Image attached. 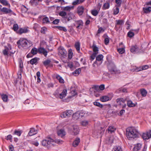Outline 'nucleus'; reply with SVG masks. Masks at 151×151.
I'll return each instance as SVG.
<instances>
[{"label": "nucleus", "instance_id": "nucleus-1", "mask_svg": "<svg viewBox=\"0 0 151 151\" xmlns=\"http://www.w3.org/2000/svg\"><path fill=\"white\" fill-rule=\"evenodd\" d=\"M139 134L138 131L133 127H129L126 129V135L129 140L138 137Z\"/></svg>", "mask_w": 151, "mask_h": 151}, {"label": "nucleus", "instance_id": "nucleus-2", "mask_svg": "<svg viewBox=\"0 0 151 151\" xmlns=\"http://www.w3.org/2000/svg\"><path fill=\"white\" fill-rule=\"evenodd\" d=\"M17 44L19 48L22 47L25 49L28 48L32 45V44L30 40L28 41L24 38H21L17 42Z\"/></svg>", "mask_w": 151, "mask_h": 151}, {"label": "nucleus", "instance_id": "nucleus-3", "mask_svg": "<svg viewBox=\"0 0 151 151\" xmlns=\"http://www.w3.org/2000/svg\"><path fill=\"white\" fill-rule=\"evenodd\" d=\"M42 145L46 147L49 148L55 145V142L53 139L50 137H46L41 142Z\"/></svg>", "mask_w": 151, "mask_h": 151}, {"label": "nucleus", "instance_id": "nucleus-4", "mask_svg": "<svg viewBox=\"0 0 151 151\" xmlns=\"http://www.w3.org/2000/svg\"><path fill=\"white\" fill-rule=\"evenodd\" d=\"M141 47L142 49H140L137 45L132 46L130 48V51L132 53L134 54L140 53L143 52L146 47H145L143 49V45L141 46Z\"/></svg>", "mask_w": 151, "mask_h": 151}, {"label": "nucleus", "instance_id": "nucleus-5", "mask_svg": "<svg viewBox=\"0 0 151 151\" xmlns=\"http://www.w3.org/2000/svg\"><path fill=\"white\" fill-rule=\"evenodd\" d=\"M109 70L112 73H116L118 70H117L114 63L113 62H110L107 65Z\"/></svg>", "mask_w": 151, "mask_h": 151}, {"label": "nucleus", "instance_id": "nucleus-6", "mask_svg": "<svg viewBox=\"0 0 151 151\" xmlns=\"http://www.w3.org/2000/svg\"><path fill=\"white\" fill-rule=\"evenodd\" d=\"M103 58V56L102 54L99 55L96 57V61L93 64V66L95 67L96 64L98 66L100 65L102 63Z\"/></svg>", "mask_w": 151, "mask_h": 151}, {"label": "nucleus", "instance_id": "nucleus-7", "mask_svg": "<svg viewBox=\"0 0 151 151\" xmlns=\"http://www.w3.org/2000/svg\"><path fill=\"white\" fill-rule=\"evenodd\" d=\"M58 54L61 58H65L67 56V52L63 47H60L58 48Z\"/></svg>", "mask_w": 151, "mask_h": 151}, {"label": "nucleus", "instance_id": "nucleus-8", "mask_svg": "<svg viewBox=\"0 0 151 151\" xmlns=\"http://www.w3.org/2000/svg\"><path fill=\"white\" fill-rule=\"evenodd\" d=\"M125 100L122 98H118L116 100V102L119 106H122L123 108H124L126 106L125 103Z\"/></svg>", "mask_w": 151, "mask_h": 151}, {"label": "nucleus", "instance_id": "nucleus-9", "mask_svg": "<svg viewBox=\"0 0 151 151\" xmlns=\"http://www.w3.org/2000/svg\"><path fill=\"white\" fill-rule=\"evenodd\" d=\"M142 137L144 140L148 139L151 138V130L143 133L142 135Z\"/></svg>", "mask_w": 151, "mask_h": 151}, {"label": "nucleus", "instance_id": "nucleus-10", "mask_svg": "<svg viewBox=\"0 0 151 151\" xmlns=\"http://www.w3.org/2000/svg\"><path fill=\"white\" fill-rule=\"evenodd\" d=\"M29 30L26 27L23 28H20L17 31V33L21 35L23 33H26L29 32Z\"/></svg>", "mask_w": 151, "mask_h": 151}, {"label": "nucleus", "instance_id": "nucleus-11", "mask_svg": "<svg viewBox=\"0 0 151 151\" xmlns=\"http://www.w3.org/2000/svg\"><path fill=\"white\" fill-rule=\"evenodd\" d=\"M115 21L116 23H115V28L117 31L118 29L117 26L120 25L119 27H121V26L124 24V21L123 20H116Z\"/></svg>", "mask_w": 151, "mask_h": 151}, {"label": "nucleus", "instance_id": "nucleus-12", "mask_svg": "<svg viewBox=\"0 0 151 151\" xmlns=\"http://www.w3.org/2000/svg\"><path fill=\"white\" fill-rule=\"evenodd\" d=\"M48 52L43 47H40L38 48V53L40 54H42L45 57H46Z\"/></svg>", "mask_w": 151, "mask_h": 151}, {"label": "nucleus", "instance_id": "nucleus-13", "mask_svg": "<svg viewBox=\"0 0 151 151\" xmlns=\"http://www.w3.org/2000/svg\"><path fill=\"white\" fill-rule=\"evenodd\" d=\"M87 114H86V112L85 111H78L75 113L74 116L75 115H79V118L85 116Z\"/></svg>", "mask_w": 151, "mask_h": 151}, {"label": "nucleus", "instance_id": "nucleus-14", "mask_svg": "<svg viewBox=\"0 0 151 151\" xmlns=\"http://www.w3.org/2000/svg\"><path fill=\"white\" fill-rule=\"evenodd\" d=\"M72 131L75 135L78 134L79 132V127L77 126H74L72 129Z\"/></svg>", "mask_w": 151, "mask_h": 151}, {"label": "nucleus", "instance_id": "nucleus-15", "mask_svg": "<svg viewBox=\"0 0 151 151\" xmlns=\"http://www.w3.org/2000/svg\"><path fill=\"white\" fill-rule=\"evenodd\" d=\"M142 147V144L140 143H137L134 145L133 149V151H139Z\"/></svg>", "mask_w": 151, "mask_h": 151}, {"label": "nucleus", "instance_id": "nucleus-16", "mask_svg": "<svg viewBox=\"0 0 151 151\" xmlns=\"http://www.w3.org/2000/svg\"><path fill=\"white\" fill-rule=\"evenodd\" d=\"M67 93V90L64 89L63 90L62 92L59 94V97L61 99H62L66 96Z\"/></svg>", "mask_w": 151, "mask_h": 151}, {"label": "nucleus", "instance_id": "nucleus-17", "mask_svg": "<svg viewBox=\"0 0 151 151\" xmlns=\"http://www.w3.org/2000/svg\"><path fill=\"white\" fill-rule=\"evenodd\" d=\"M84 8L82 6H79L77 8V13L79 15H82L83 13Z\"/></svg>", "mask_w": 151, "mask_h": 151}, {"label": "nucleus", "instance_id": "nucleus-18", "mask_svg": "<svg viewBox=\"0 0 151 151\" xmlns=\"http://www.w3.org/2000/svg\"><path fill=\"white\" fill-rule=\"evenodd\" d=\"M39 60L40 58H39L36 57L31 60L29 62L32 65L34 64H37V61Z\"/></svg>", "mask_w": 151, "mask_h": 151}, {"label": "nucleus", "instance_id": "nucleus-19", "mask_svg": "<svg viewBox=\"0 0 151 151\" xmlns=\"http://www.w3.org/2000/svg\"><path fill=\"white\" fill-rule=\"evenodd\" d=\"M37 131V130H35L34 128H31L28 133L29 136H31L36 134Z\"/></svg>", "mask_w": 151, "mask_h": 151}, {"label": "nucleus", "instance_id": "nucleus-20", "mask_svg": "<svg viewBox=\"0 0 151 151\" xmlns=\"http://www.w3.org/2000/svg\"><path fill=\"white\" fill-rule=\"evenodd\" d=\"M1 11L5 14H8L12 12V10L10 9H8L6 7H3L1 9Z\"/></svg>", "mask_w": 151, "mask_h": 151}, {"label": "nucleus", "instance_id": "nucleus-21", "mask_svg": "<svg viewBox=\"0 0 151 151\" xmlns=\"http://www.w3.org/2000/svg\"><path fill=\"white\" fill-rule=\"evenodd\" d=\"M58 134L59 136L62 137L65 135V132L64 130L61 129L58 132Z\"/></svg>", "mask_w": 151, "mask_h": 151}, {"label": "nucleus", "instance_id": "nucleus-22", "mask_svg": "<svg viewBox=\"0 0 151 151\" xmlns=\"http://www.w3.org/2000/svg\"><path fill=\"white\" fill-rule=\"evenodd\" d=\"M0 2L4 6H8L9 8L10 7V4L6 0H0Z\"/></svg>", "mask_w": 151, "mask_h": 151}, {"label": "nucleus", "instance_id": "nucleus-23", "mask_svg": "<svg viewBox=\"0 0 151 151\" xmlns=\"http://www.w3.org/2000/svg\"><path fill=\"white\" fill-rule=\"evenodd\" d=\"M76 25H77L76 28L79 29L81 26H83V23L81 20H79L75 22Z\"/></svg>", "mask_w": 151, "mask_h": 151}, {"label": "nucleus", "instance_id": "nucleus-24", "mask_svg": "<svg viewBox=\"0 0 151 151\" xmlns=\"http://www.w3.org/2000/svg\"><path fill=\"white\" fill-rule=\"evenodd\" d=\"M80 142V139L79 138H77L74 141L73 143V145L74 147L77 146Z\"/></svg>", "mask_w": 151, "mask_h": 151}, {"label": "nucleus", "instance_id": "nucleus-25", "mask_svg": "<svg viewBox=\"0 0 151 151\" xmlns=\"http://www.w3.org/2000/svg\"><path fill=\"white\" fill-rule=\"evenodd\" d=\"M56 78L58 80L60 83H64V81L62 78L58 75H57L56 76Z\"/></svg>", "mask_w": 151, "mask_h": 151}, {"label": "nucleus", "instance_id": "nucleus-26", "mask_svg": "<svg viewBox=\"0 0 151 151\" xmlns=\"http://www.w3.org/2000/svg\"><path fill=\"white\" fill-rule=\"evenodd\" d=\"M93 88L95 90H97L99 88L101 90H104V84H102L100 85L99 86H94Z\"/></svg>", "mask_w": 151, "mask_h": 151}, {"label": "nucleus", "instance_id": "nucleus-27", "mask_svg": "<svg viewBox=\"0 0 151 151\" xmlns=\"http://www.w3.org/2000/svg\"><path fill=\"white\" fill-rule=\"evenodd\" d=\"M37 0H32L29 2L30 4L32 6H37L38 4V3L37 1Z\"/></svg>", "mask_w": 151, "mask_h": 151}, {"label": "nucleus", "instance_id": "nucleus-28", "mask_svg": "<svg viewBox=\"0 0 151 151\" xmlns=\"http://www.w3.org/2000/svg\"><path fill=\"white\" fill-rule=\"evenodd\" d=\"M85 0H76L73 2V5H74L80 4L83 2Z\"/></svg>", "mask_w": 151, "mask_h": 151}, {"label": "nucleus", "instance_id": "nucleus-29", "mask_svg": "<svg viewBox=\"0 0 151 151\" xmlns=\"http://www.w3.org/2000/svg\"><path fill=\"white\" fill-rule=\"evenodd\" d=\"M93 50V53H96L97 54L98 53V48L96 45L94 44L93 43V45L92 47Z\"/></svg>", "mask_w": 151, "mask_h": 151}, {"label": "nucleus", "instance_id": "nucleus-30", "mask_svg": "<svg viewBox=\"0 0 151 151\" xmlns=\"http://www.w3.org/2000/svg\"><path fill=\"white\" fill-rule=\"evenodd\" d=\"M116 130V128L114 126H111L109 127L108 128V131L109 133H112L114 132Z\"/></svg>", "mask_w": 151, "mask_h": 151}, {"label": "nucleus", "instance_id": "nucleus-31", "mask_svg": "<svg viewBox=\"0 0 151 151\" xmlns=\"http://www.w3.org/2000/svg\"><path fill=\"white\" fill-rule=\"evenodd\" d=\"M119 6H116L113 9V14L115 15L117 14L119 12Z\"/></svg>", "mask_w": 151, "mask_h": 151}, {"label": "nucleus", "instance_id": "nucleus-32", "mask_svg": "<svg viewBox=\"0 0 151 151\" xmlns=\"http://www.w3.org/2000/svg\"><path fill=\"white\" fill-rule=\"evenodd\" d=\"M136 104L133 103L130 100L128 101L127 102V105L129 107H133L136 106Z\"/></svg>", "mask_w": 151, "mask_h": 151}, {"label": "nucleus", "instance_id": "nucleus-33", "mask_svg": "<svg viewBox=\"0 0 151 151\" xmlns=\"http://www.w3.org/2000/svg\"><path fill=\"white\" fill-rule=\"evenodd\" d=\"M11 49V48L9 49L8 47H5V48L3 51L4 55H8L9 52V50Z\"/></svg>", "mask_w": 151, "mask_h": 151}, {"label": "nucleus", "instance_id": "nucleus-34", "mask_svg": "<svg viewBox=\"0 0 151 151\" xmlns=\"http://www.w3.org/2000/svg\"><path fill=\"white\" fill-rule=\"evenodd\" d=\"M112 151H123V150L122 147L119 146L114 147Z\"/></svg>", "mask_w": 151, "mask_h": 151}, {"label": "nucleus", "instance_id": "nucleus-35", "mask_svg": "<svg viewBox=\"0 0 151 151\" xmlns=\"http://www.w3.org/2000/svg\"><path fill=\"white\" fill-rule=\"evenodd\" d=\"M81 70L80 68H78L76 69L74 72L73 73V74L75 76H76L79 74L81 72Z\"/></svg>", "mask_w": 151, "mask_h": 151}, {"label": "nucleus", "instance_id": "nucleus-36", "mask_svg": "<svg viewBox=\"0 0 151 151\" xmlns=\"http://www.w3.org/2000/svg\"><path fill=\"white\" fill-rule=\"evenodd\" d=\"M109 99V98L106 96H103L101 97L100 98V100L101 101L105 102L108 101Z\"/></svg>", "mask_w": 151, "mask_h": 151}, {"label": "nucleus", "instance_id": "nucleus-37", "mask_svg": "<svg viewBox=\"0 0 151 151\" xmlns=\"http://www.w3.org/2000/svg\"><path fill=\"white\" fill-rule=\"evenodd\" d=\"M31 52L32 54L33 55H35L36 54L37 52H38V49H37L36 48H33L31 50Z\"/></svg>", "mask_w": 151, "mask_h": 151}, {"label": "nucleus", "instance_id": "nucleus-38", "mask_svg": "<svg viewBox=\"0 0 151 151\" xmlns=\"http://www.w3.org/2000/svg\"><path fill=\"white\" fill-rule=\"evenodd\" d=\"M140 92L142 96L143 97L145 96L147 94V91L144 89H141L140 90Z\"/></svg>", "mask_w": 151, "mask_h": 151}, {"label": "nucleus", "instance_id": "nucleus-39", "mask_svg": "<svg viewBox=\"0 0 151 151\" xmlns=\"http://www.w3.org/2000/svg\"><path fill=\"white\" fill-rule=\"evenodd\" d=\"M110 7L109 3L108 2H106L104 3L103 6V9L105 10L108 9Z\"/></svg>", "mask_w": 151, "mask_h": 151}, {"label": "nucleus", "instance_id": "nucleus-40", "mask_svg": "<svg viewBox=\"0 0 151 151\" xmlns=\"http://www.w3.org/2000/svg\"><path fill=\"white\" fill-rule=\"evenodd\" d=\"M143 10L145 13H149L151 11V7H149L147 8H143Z\"/></svg>", "mask_w": 151, "mask_h": 151}, {"label": "nucleus", "instance_id": "nucleus-41", "mask_svg": "<svg viewBox=\"0 0 151 151\" xmlns=\"http://www.w3.org/2000/svg\"><path fill=\"white\" fill-rule=\"evenodd\" d=\"M59 15L63 18H65L67 15V13L64 11H61L59 12Z\"/></svg>", "mask_w": 151, "mask_h": 151}, {"label": "nucleus", "instance_id": "nucleus-42", "mask_svg": "<svg viewBox=\"0 0 151 151\" xmlns=\"http://www.w3.org/2000/svg\"><path fill=\"white\" fill-rule=\"evenodd\" d=\"M66 115H67V117H70L73 114V112L72 110H67L66 111Z\"/></svg>", "mask_w": 151, "mask_h": 151}, {"label": "nucleus", "instance_id": "nucleus-43", "mask_svg": "<svg viewBox=\"0 0 151 151\" xmlns=\"http://www.w3.org/2000/svg\"><path fill=\"white\" fill-rule=\"evenodd\" d=\"M80 44L79 42H76L75 44V47L76 49V50L78 52L80 51Z\"/></svg>", "mask_w": 151, "mask_h": 151}, {"label": "nucleus", "instance_id": "nucleus-44", "mask_svg": "<svg viewBox=\"0 0 151 151\" xmlns=\"http://www.w3.org/2000/svg\"><path fill=\"white\" fill-rule=\"evenodd\" d=\"M73 53L71 49L69 50L68 51V58L71 59L73 57Z\"/></svg>", "mask_w": 151, "mask_h": 151}, {"label": "nucleus", "instance_id": "nucleus-45", "mask_svg": "<svg viewBox=\"0 0 151 151\" xmlns=\"http://www.w3.org/2000/svg\"><path fill=\"white\" fill-rule=\"evenodd\" d=\"M50 62L51 60L49 59H47V60L43 62V63L44 65L45 66H46L49 65V64L50 63Z\"/></svg>", "mask_w": 151, "mask_h": 151}, {"label": "nucleus", "instance_id": "nucleus-46", "mask_svg": "<svg viewBox=\"0 0 151 151\" xmlns=\"http://www.w3.org/2000/svg\"><path fill=\"white\" fill-rule=\"evenodd\" d=\"M1 98L4 102H6L8 99V96L6 94H2L1 95Z\"/></svg>", "mask_w": 151, "mask_h": 151}, {"label": "nucleus", "instance_id": "nucleus-47", "mask_svg": "<svg viewBox=\"0 0 151 151\" xmlns=\"http://www.w3.org/2000/svg\"><path fill=\"white\" fill-rule=\"evenodd\" d=\"M19 29V26L17 24H14L13 27V29L14 31H17Z\"/></svg>", "mask_w": 151, "mask_h": 151}, {"label": "nucleus", "instance_id": "nucleus-48", "mask_svg": "<svg viewBox=\"0 0 151 151\" xmlns=\"http://www.w3.org/2000/svg\"><path fill=\"white\" fill-rule=\"evenodd\" d=\"M56 27L60 30L63 31L65 32H66L67 31L66 29L64 27L61 26H57Z\"/></svg>", "mask_w": 151, "mask_h": 151}, {"label": "nucleus", "instance_id": "nucleus-49", "mask_svg": "<svg viewBox=\"0 0 151 151\" xmlns=\"http://www.w3.org/2000/svg\"><path fill=\"white\" fill-rule=\"evenodd\" d=\"M97 53H93L90 56V60L91 61H93L95 58L96 55Z\"/></svg>", "mask_w": 151, "mask_h": 151}, {"label": "nucleus", "instance_id": "nucleus-50", "mask_svg": "<svg viewBox=\"0 0 151 151\" xmlns=\"http://www.w3.org/2000/svg\"><path fill=\"white\" fill-rule=\"evenodd\" d=\"M42 21L44 23H47L49 22V19L47 17H45L43 18Z\"/></svg>", "mask_w": 151, "mask_h": 151}, {"label": "nucleus", "instance_id": "nucleus-51", "mask_svg": "<svg viewBox=\"0 0 151 151\" xmlns=\"http://www.w3.org/2000/svg\"><path fill=\"white\" fill-rule=\"evenodd\" d=\"M91 13L93 15L96 16L98 14L99 12L96 10H93L91 11Z\"/></svg>", "mask_w": 151, "mask_h": 151}, {"label": "nucleus", "instance_id": "nucleus-52", "mask_svg": "<svg viewBox=\"0 0 151 151\" xmlns=\"http://www.w3.org/2000/svg\"><path fill=\"white\" fill-rule=\"evenodd\" d=\"M88 122L86 120H84L81 122V124L83 126H86L88 125Z\"/></svg>", "mask_w": 151, "mask_h": 151}, {"label": "nucleus", "instance_id": "nucleus-53", "mask_svg": "<svg viewBox=\"0 0 151 151\" xmlns=\"http://www.w3.org/2000/svg\"><path fill=\"white\" fill-rule=\"evenodd\" d=\"M54 142H55V144L56 143H57L58 144H61L63 143V142L60 139H56Z\"/></svg>", "mask_w": 151, "mask_h": 151}, {"label": "nucleus", "instance_id": "nucleus-54", "mask_svg": "<svg viewBox=\"0 0 151 151\" xmlns=\"http://www.w3.org/2000/svg\"><path fill=\"white\" fill-rule=\"evenodd\" d=\"M22 133V132L21 131H18L16 130L14 132V134L20 136L21 135Z\"/></svg>", "mask_w": 151, "mask_h": 151}, {"label": "nucleus", "instance_id": "nucleus-55", "mask_svg": "<svg viewBox=\"0 0 151 151\" xmlns=\"http://www.w3.org/2000/svg\"><path fill=\"white\" fill-rule=\"evenodd\" d=\"M93 104L95 106H98L100 108H102L103 107L102 105L98 102H95L93 103Z\"/></svg>", "mask_w": 151, "mask_h": 151}, {"label": "nucleus", "instance_id": "nucleus-56", "mask_svg": "<svg viewBox=\"0 0 151 151\" xmlns=\"http://www.w3.org/2000/svg\"><path fill=\"white\" fill-rule=\"evenodd\" d=\"M127 35L129 37H132L134 36V34L133 32L130 31L128 33Z\"/></svg>", "mask_w": 151, "mask_h": 151}, {"label": "nucleus", "instance_id": "nucleus-57", "mask_svg": "<svg viewBox=\"0 0 151 151\" xmlns=\"http://www.w3.org/2000/svg\"><path fill=\"white\" fill-rule=\"evenodd\" d=\"M28 9L24 6H22L21 7V10L22 12H25L27 11Z\"/></svg>", "mask_w": 151, "mask_h": 151}, {"label": "nucleus", "instance_id": "nucleus-58", "mask_svg": "<svg viewBox=\"0 0 151 151\" xmlns=\"http://www.w3.org/2000/svg\"><path fill=\"white\" fill-rule=\"evenodd\" d=\"M122 0H116L115 2L117 4V5L116 6H120L122 3Z\"/></svg>", "mask_w": 151, "mask_h": 151}, {"label": "nucleus", "instance_id": "nucleus-59", "mask_svg": "<svg viewBox=\"0 0 151 151\" xmlns=\"http://www.w3.org/2000/svg\"><path fill=\"white\" fill-rule=\"evenodd\" d=\"M67 114L66 111L63 112L61 115L60 116L62 118H64L66 117H67Z\"/></svg>", "mask_w": 151, "mask_h": 151}, {"label": "nucleus", "instance_id": "nucleus-60", "mask_svg": "<svg viewBox=\"0 0 151 151\" xmlns=\"http://www.w3.org/2000/svg\"><path fill=\"white\" fill-rule=\"evenodd\" d=\"M109 38L107 36V37H106L104 39V43L105 44L107 45L109 43Z\"/></svg>", "mask_w": 151, "mask_h": 151}, {"label": "nucleus", "instance_id": "nucleus-61", "mask_svg": "<svg viewBox=\"0 0 151 151\" xmlns=\"http://www.w3.org/2000/svg\"><path fill=\"white\" fill-rule=\"evenodd\" d=\"M118 51L119 53L122 54L124 53V49L123 48H119L118 49Z\"/></svg>", "mask_w": 151, "mask_h": 151}, {"label": "nucleus", "instance_id": "nucleus-62", "mask_svg": "<svg viewBox=\"0 0 151 151\" xmlns=\"http://www.w3.org/2000/svg\"><path fill=\"white\" fill-rule=\"evenodd\" d=\"M71 7L69 6H67L66 7H65L63 9V10L64 11H69L71 9Z\"/></svg>", "mask_w": 151, "mask_h": 151}, {"label": "nucleus", "instance_id": "nucleus-63", "mask_svg": "<svg viewBox=\"0 0 151 151\" xmlns=\"http://www.w3.org/2000/svg\"><path fill=\"white\" fill-rule=\"evenodd\" d=\"M142 69V70L147 69L149 68V66L147 65H143L141 67Z\"/></svg>", "mask_w": 151, "mask_h": 151}, {"label": "nucleus", "instance_id": "nucleus-64", "mask_svg": "<svg viewBox=\"0 0 151 151\" xmlns=\"http://www.w3.org/2000/svg\"><path fill=\"white\" fill-rule=\"evenodd\" d=\"M32 144L33 145L37 146L39 145V143L37 141H33L32 142Z\"/></svg>", "mask_w": 151, "mask_h": 151}]
</instances>
